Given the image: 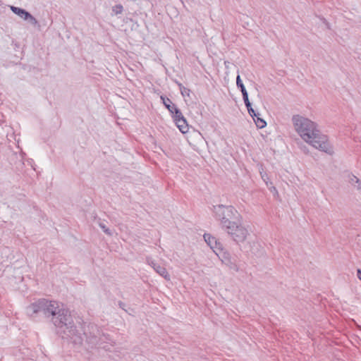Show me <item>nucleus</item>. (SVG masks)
I'll return each mask as SVG.
<instances>
[{
	"label": "nucleus",
	"instance_id": "1",
	"mask_svg": "<svg viewBox=\"0 0 361 361\" xmlns=\"http://www.w3.org/2000/svg\"><path fill=\"white\" fill-rule=\"evenodd\" d=\"M26 312L30 317L42 312L46 317L51 318V322L56 328H65L70 333L75 330L71 311L68 308L60 307L56 301L40 299L27 307Z\"/></svg>",
	"mask_w": 361,
	"mask_h": 361
},
{
	"label": "nucleus",
	"instance_id": "2",
	"mask_svg": "<svg viewBox=\"0 0 361 361\" xmlns=\"http://www.w3.org/2000/svg\"><path fill=\"white\" fill-rule=\"evenodd\" d=\"M292 121L295 131L305 142L329 155L334 154L328 137L322 133L316 123L300 115H294Z\"/></svg>",
	"mask_w": 361,
	"mask_h": 361
},
{
	"label": "nucleus",
	"instance_id": "3",
	"mask_svg": "<svg viewBox=\"0 0 361 361\" xmlns=\"http://www.w3.org/2000/svg\"><path fill=\"white\" fill-rule=\"evenodd\" d=\"M213 211L215 218L219 221L222 229L231 224L232 222L242 219L240 214L231 205H215Z\"/></svg>",
	"mask_w": 361,
	"mask_h": 361
},
{
	"label": "nucleus",
	"instance_id": "4",
	"mask_svg": "<svg viewBox=\"0 0 361 361\" xmlns=\"http://www.w3.org/2000/svg\"><path fill=\"white\" fill-rule=\"evenodd\" d=\"M223 229L237 243L244 242L249 234L247 229L243 225V218L232 222Z\"/></svg>",
	"mask_w": 361,
	"mask_h": 361
},
{
	"label": "nucleus",
	"instance_id": "5",
	"mask_svg": "<svg viewBox=\"0 0 361 361\" xmlns=\"http://www.w3.org/2000/svg\"><path fill=\"white\" fill-rule=\"evenodd\" d=\"M219 255H217L221 259V262L227 266L230 269L235 271H238L239 269L238 265L234 261L232 260L231 255L227 252L220 251Z\"/></svg>",
	"mask_w": 361,
	"mask_h": 361
},
{
	"label": "nucleus",
	"instance_id": "6",
	"mask_svg": "<svg viewBox=\"0 0 361 361\" xmlns=\"http://www.w3.org/2000/svg\"><path fill=\"white\" fill-rule=\"evenodd\" d=\"M147 264L151 266L154 270L160 276L164 277L166 280H170V275L169 274L166 269L159 264H157L154 260L150 258L147 259Z\"/></svg>",
	"mask_w": 361,
	"mask_h": 361
},
{
	"label": "nucleus",
	"instance_id": "7",
	"mask_svg": "<svg viewBox=\"0 0 361 361\" xmlns=\"http://www.w3.org/2000/svg\"><path fill=\"white\" fill-rule=\"evenodd\" d=\"M204 238L207 245L213 250V251L219 255L218 252L222 251V247L220 243L217 242L214 237L209 234H204Z\"/></svg>",
	"mask_w": 361,
	"mask_h": 361
},
{
	"label": "nucleus",
	"instance_id": "8",
	"mask_svg": "<svg viewBox=\"0 0 361 361\" xmlns=\"http://www.w3.org/2000/svg\"><path fill=\"white\" fill-rule=\"evenodd\" d=\"M175 123L182 133H185L188 132V125L187 121L185 118H180V119H176V121Z\"/></svg>",
	"mask_w": 361,
	"mask_h": 361
},
{
	"label": "nucleus",
	"instance_id": "9",
	"mask_svg": "<svg viewBox=\"0 0 361 361\" xmlns=\"http://www.w3.org/2000/svg\"><path fill=\"white\" fill-rule=\"evenodd\" d=\"M161 99L166 108L170 111V113L173 114V111L177 108L176 106L173 104L171 100L169 98L161 96Z\"/></svg>",
	"mask_w": 361,
	"mask_h": 361
},
{
	"label": "nucleus",
	"instance_id": "10",
	"mask_svg": "<svg viewBox=\"0 0 361 361\" xmlns=\"http://www.w3.org/2000/svg\"><path fill=\"white\" fill-rule=\"evenodd\" d=\"M11 10L15 14L18 15L19 17H20L21 18H23L24 20L26 18V17L28 16L27 15H28L29 12H27L25 9L12 6H11Z\"/></svg>",
	"mask_w": 361,
	"mask_h": 361
},
{
	"label": "nucleus",
	"instance_id": "11",
	"mask_svg": "<svg viewBox=\"0 0 361 361\" xmlns=\"http://www.w3.org/2000/svg\"><path fill=\"white\" fill-rule=\"evenodd\" d=\"M350 183L357 187V189L361 188V181L358 178H357L355 176L352 175L350 178Z\"/></svg>",
	"mask_w": 361,
	"mask_h": 361
},
{
	"label": "nucleus",
	"instance_id": "12",
	"mask_svg": "<svg viewBox=\"0 0 361 361\" xmlns=\"http://www.w3.org/2000/svg\"><path fill=\"white\" fill-rule=\"evenodd\" d=\"M178 87H179V89H180V93L182 94V96L183 97H190V90L187 88V87H185L180 82H177Z\"/></svg>",
	"mask_w": 361,
	"mask_h": 361
},
{
	"label": "nucleus",
	"instance_id": "13",
	"mask_svg": "<svg viewBox=\"0 0 361 361\" xmlns=\"http://www.w3.org/2000/svg\"><path fill=\"white\" fill-rule=\"evenodd\" d=\"M255 122V124L256 126L259 128H263L266 126L267 125V123L266 121L259 118V115H257V117H255V119H254Z\"/></svg>",
	"mask_w": 361,
	"mask_h": 361
},
{
	"label": "nucleus",
	"instance_id": "14",
	"mask_svg": "<svg viewBox=\"0 0 361 361\" xmlns=\"http://www.w3.org/2000/svg\"><path fill=\"white\" fill-rule=\"evenodd\" d=\"M123 11V7L121 4H117L112 7V11L115 15L121 14L122 13Z\"/></svg>",
	"mask_w": 361,
	"mask_h": 361
},
{
	"label": "nucleus",
	"instance_id": "15",
	"mask_svg": "<svg viewBox=\"0 0 361 361\" xmlns=\"http://www.w3.org/2000/svg\"><path fill=\"white\" fill-rule=\"evenodd\" d=\"M236 85L240 90L241 92H243L244 90H246L239 75H238L236 78Z\"/></svg>",
	"mask_w": 361,
	"mask_h": 361
},
{
	"label": "nucleus",
	"instance_id": "16",
	"mask_svg": "<svg viewBox=\"0 0 361 361\" xmlns=\"http://www.w3.org/2000/svg\"><path fill=\"white\" fill-rule=\"evenodd\" d=\"M173 111L174 112L172 114L175 122L176 121V119H180V118H184L181 111L178 108H176Z\"/></svg>",
	"mask_w": 361,
	"mask_h": 361
},
{
	"label": "nucleus",
	"instance_id": "17",
	"mask_svg": "<svg viewBox=\"0 0 361 361\" xmlns=\"http://www.w3.org/2000/svg\"><path fill=\"white\" fill-rule=\"evenodd\" d=\"M249 114L255 119V117H257V115H259V113H256L253 108L252 107V104H250V106H246Z\"/></svg>",
	"mask_w": 361,
	"mask_h": 361
},
{
	"label": "nucleus",
	"instance_id": "18",
	"mask_svg": "<svg viewBox=\"0 0 361 361\" xmlns=\"http://www.w3.org/2000/svg\"><path fill=\"white\" fill-rule=\"evenodd\" d=\"M27 16H28L26 17V18L25 20H27L32 25H36L38 23L37 19L34 16H32L30 13H28Z\"/></svg>",
	"mask_w": 361,
	"mask_h": 361
},
{
	"label": "nucleus",
	"instance_id": "19",
	"mask_svg": "<svg viewBox=\"0 0 361 361\" xmlns=\"http://www.w3.org/2000/svg\"><path fill=\"white\" fill-rule=\"evenodd\" d=\"M242 95H243V99L244 100L245 106H250V104H251V103L249 100L248 94H247V90H244L243 92H242Z\"/></svg>",
	"mask_w": 361,
	"mask_h": 361
},
{
	"label": "nucleus",
	"instance_id": "20",
	"mask_svg": "<svg viewBox=\"0 0 361 361\" xmlns=\"http://www.w3.org/2000/svg\"><path fill=\"white\" fill-rule=\"evenodd\" d=\"M99 226L106 234H107L108 235H112V232L105 226L104 224L100 222L99 224Z\"/></svg>",
	"mask_w": 361,
	"mask_h": 361
},
{
	"label": "nucleus",
	"instance_id": "21",
	"mask_svg": "<svg viewBox=\"0 0 361 361\" xmlns=\"http://www.w3.org/2000/svg\"><path fill=\"white\" fill-rule=\"evenodd\" d=\"M357 276L361 281V269H360L357 270Z\"/></svg>",
	"mask_w": 361,
	"mask_h": 361
},
{
	"label": "nucleus",
	"instance_id": "22",
	"mask_svg": "<svg viewBox=\"0 0 361 361\" xmlns=\"http://www.w3.org/2000/svg\"><path fill=\"white\" fill-rule=\"evenodd\" d=\"M118 305H119V307H120L121 308H122L123 310H125V306H126V305H125L123 302L120 301V302H118Z\"/></svg>",
	"mask_w": 361,
	"mask_h": 361
},
{
	"label": "nucleus",
	"instance_id": "23",
	"mask_svg": "<svg viewBox=\"0 0 361 361\" xmlns=\"http://www.w3.org/2000/svg\"><path fill=\"white\" fill-rule=\"evenodd\" d=\"M323 21H324V23L326 25L327 27H328L329 29H330V27H329V23H328V22H326V19L323 18Z\"/></svg>",
	"mask_w": 361,
	"mask_h": 361
},
{
	"label": "nucleus",
	"instance_id": "24",
	"mask_svg": "<svg viewBox=\"0 0 361 361\" xmlns=\"http://www.w3.org/2000/svg\"><path fill=\"white\" fill-rule=\"evenodd\" d=\"M72 343H73V345H76V342H75V341H73Z\"/></svg>",
	"mask_w": 361,
	"mask_h": 361
}]
</instances>
